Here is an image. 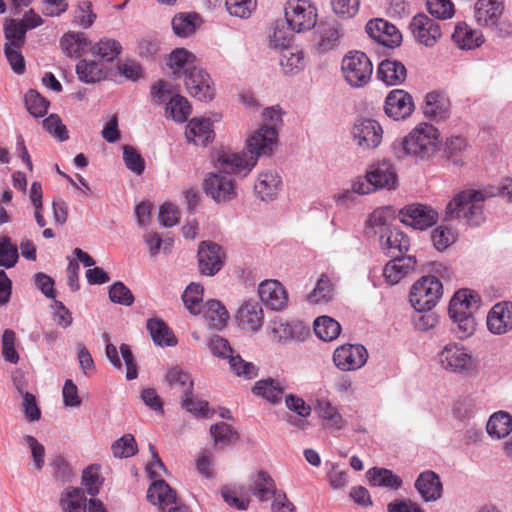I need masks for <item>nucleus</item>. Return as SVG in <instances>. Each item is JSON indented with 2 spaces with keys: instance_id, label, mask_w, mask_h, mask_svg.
I'll use <instances>...</instances> for the list:
<instances>
[{
  "instance_id": "obj_1",
  "label": "nucleus",
  "mask_w": 512,
  "mask_h": 512,
  "mask_svg": "<svg viewBox=\"0 0 512 512\" xmlns=\"http://www.w3.org/2000/svg\"><path fill=\"white\" fill-rule=\"evenodd\" d=\"M277 131L260 127L246 141L247 152H222L218 155V166L225 171L245 177L257 164L261 156H269L277 145Z\"/></svg>"
},
{
  "instance_id": "obj_2",
  "label": "nucleus",
  "mask_w": 512,
  "mask_h": 512,
  "mask_svg": "<svg viewBox=\"0 0 512 512\" xmlns=\"http://www.w3.org/2000/svg\"><path fill=\"white\" fill-rule=\"evenodd\" d=\"M440 148V132L429 123L416 125L406 136L391 144L393 155L401 160L412 157L417 160L430 159Z\"/></svg>"
},
{
  "instance_id": "obj_3",
  "label": "nucleus",
  "mask_w": 512,
  "mask_h": 512,
  "mask_svg": "<svg viewBox=\"0 0 512 512\" xmlns=\"http://www.w3.org/2000/svg\"><path fill=\"white\" fill-rule=\"evenodd\" d=\"M480 304V296L470 289H460L451 298L449 303V315L455 328L454 332L459 339H467L476 330V320L473 312Z\"/></svg>"
},
{
  "instance_id": "obj_4",
  "label": "nucleus",
  "mask_w": 512,
  "mask_h": 512,
  "mask_svg": "<svg viewBox=\"0 0 512 512\" xmlns=\"http://www.w3.org/2000/svg\"><path fill=\"white\" fill-rule=\"evenodd\" d=\"M486 194L482 190H465L457 194L446 207L450 218L464 219L469 225L478 226L483 221V201Z\"/></svg>"
},
{
  "instance_id": "obj_5",
  "label": "nucleus",
  "mask_w": 512,
  "mask_h": 512,
  "mask_svg": "<svg viewBox=\"0 0 512 512\" xmlns=\"http://www.w3.org/2000/svg\"><path fill=\"white\" fill-rule=\"evenodd\" d=\"M437 362L443 370L458 375H467L474 368L472 353L458 342L444 345L437 354Z\"/></svg>"
},
{
  "instance_id": "obj_6",
  "label": "nucleus",
  "mask_w": 512,
  "mask_h": 512,
  "mask_svg": "<svg viewBox=\"0 0 512 512\" xmlns=\"http://www.w3.org/2000/svg\"><path fill=\"white\" fill-rule=\"evenodd\" d=\"M286 24L296 33H304L315 27L318 10L311 0H287L284 6Z\"/></svg>"
},
{
  "instance_id": "obj_7",
  "label": "nucleus",
  "mask_w": 512,
  "mask_h": 512,
  "mask_svg": "<svg viewBox=\"0 0 512 512\" xmlns=\"http://www.w3.org/2000/svg\"><path fill=\"white\" fill-rule=\"evenodd\" d=\"M341 71L345 81L351 87L361 88L370 82L373 64L365 53L351 51L342 59Z\"/></svg>"
},
{
  "instance_id": "obj_8",
  "label": "nucleus",
  "mask_w": 512,
  "mask_h": 512,
  "mask_svg": "<svg viewBox=\"0 0 512 512\" xmlns=\"http://www.w3.org/2000/svg\"><path fill=\"white\" fill-rule=\"evenodd\" d=\"M443 286L438 278L424 276L410 291V303L417 312L431 311L442 296Z\"/></svg>"
},
{
  "instance_id": "obj_9",
  "label": "nucleus",
  "mask_w": 512,
  "mask_h": 512,
  "mask_svg": "<svg viewBox=\"0 0 512 512\" xmlns=\"http://www.w3.org/2000/svg\"><path fill=\"white\" fill-rule=\"evenodd\" d=\"M350 133L355 145L364 151L376 149L383 139L382 126L371 118L357 119L352 125Z\"/></svg>"
},
{
  "instance_id": "obj_10",
  "label": "nucleus",
  "mask_w": 512,
  "mask_h": 512,
  "mask_svg": "<svg viewBox=\"0 0 512 512\" xmlns=\"http://www.w3.org/2000/svg\"><path fill=\"white\" fill-rule=\"evenodd\" d=\"M218 172L210 173L204 180V190L207 195L211 196L216 202H228L237 195L234 180L226 175L231 174L218 166V158L215 162ZM232 174H234L232 172Z\"/></svg>"
},
{
  "instance_id": "obj_11",
  "label": "nucleus",
  "mask_w": 512,
  "mask_h": 512,
  "mask_svg": "<svg viewBox=\"0 0 512 512\" xmlns=\"http://www.w3.org/2000/svg\"><path fill=\"white\" fill-rule=\"evenodd\" d=\"M368 359V351L361 344H344L333 353V362L341 371H356L363 367Z\"/></svg>"
},
{
  "instance_id": "obj_12",
  "label": "nucleus",
  "mask_w": 512,
  "mask_h": 512,
  "mask_svg": "<svg viewBox=\"0 0 512 512\" xmlns=\"http://www.w3.org/2000/svg\"><path fill=\"white\" fill-rule=\"evenodd\" d=\"M410 30L415 40L426 47H433L442 36L439 23L425 14L412 18Z\"/></svg>"
},
{
  "instance_id": "obj_13",
  "label": "nucleus",
  "mask_w": 512,
  "mask_h": 512,
  "mask_svg": "<svg viewBox=\"0 0 512 512\" xmlns=\"http://www.w3.org/2000/svg\"><path fill=\"white\" fill-rule=\"evenodd\" d=\"M185 85L188 93L199 101L208 102L215 96L210 75L197 66H193L185 76Z\"/></svg>"
},
{
  "instance_id": "obj_14",
  "label": "nucleus",
  "mask_w": 512,
  "mask_h": 512,
  "mask_svg": "<svg viewBox=\"0 0 512 512\" xmlns=\"http://www.w3.org/2000/svg\"><path fill=\"white\" fill-rule=\"evenodd\" d=\"M148 500L159 507L161 512H184L177 500L176 492L164 481H154L147 491Z\"/></svg>"
},
{
  "instance_id": "obj_15",
  "label": "nucleus",
  "mask_w": 512,
  "mask_h": 512,
  "mask_svg": "<svg viewBox=\"0 0 512 512\" xmlns=\"http://www.w3.org/2000/svg\"><path fill=\"white\" fill-rule=\"evenodd\" d=\"M384 110L393 120H405L414 111L412 96L402 89H394L386 96Z\"/></svg>"
},
{
  "instance_id": "obj_16",
  "label": "nucleus",
  "mask_w": 512,
  "mask_h": 512,
  "mask_svg": "<svg viewBox=\"0 0 512 512\" xmlns=\"http://www.w3.org/2000/svg\"><path fill=\"white\" fill-rule=\"evenodd\" d=\"M401 222L414 229L424 230L437 222L438 214L422 204H412L400 210Z\"/></svg>"
},
{
  "instance_id": "obj_17",
  "label": "nucleus",
  "mask_w": 512,
  "mask_h": 512,
  "mask_svg": "<svg viewBox=\"0 0 512 512\" xmlns=\"http://www.w3.org/2000/svg\"><path fill=\"white\" fill-rule=\"evenodd\" d=\"M486 325L494 335H503L512 331V302L496 303L488 312Z\"/></svg>"
},
{
  "instance_id": "obj_18",
  "label": "nucleus",
  "mask_w": 512,
  "mask_h": 512,
  "mask_svg": "<svg viewBox=\"0 0 512 512\" xmlns=\"http://www.w3.org/2000/svg\"><path fill=\"white\" fill-rule=\"evenodd\" d=\"M198 263L201 274L213 276L224 263L222 248L212 242H202L198 250Z\"/></svg>"
},
{
  "instance_id": "obj_19",
  "label": "nucleus",
  "mask_w": 512,
  "mask_h": 512,
  "mask_svg": "<svg viewBox=\"0 0 512 512\" xmlns=\"http://www.w3.org/2000/svg\"><path fill=\"white\" fill-rule=\"evenodd\" d=\"M367 34L386 47H396L402 41L400 31L393 24L383 19L370 20L366 24Z\"/></svg>"
},
{
  "instance_id": "obj_20",
  "label": "nucleus",
  "mask_w": 512,
  "mask_h": 512,
  "mask_svg": "<svg viewBox=\"0 0 512 512\" xmlns=\"http://www.w3.org/2000/svg\"><path fill=\"white\" fill-rule=\"evenodd\" d=\"M261 301L271 310H282L288 302L284 286L277 280H265L258 288Z\"/></svg>"
},
{
  "instance_id": "obj_21",
  "label": "nucleus",
  "mask_w": 512,
  "mask_h": 512,
  "mask_svg": "<svg viewBox=\"0 0 512 512\" xmlns=\"http://www.w3.org/2000/svg\"><path fill=\"white\" fill-rule=\"evenodd\" d=\"M503 0H477L474 4V20L478 26L488 28L501 19Z\"/></svg>"
},
{
  "instance_id": "obj_22",
  "label": "nucleus",
  "mask_w": 512,
  "mask_h": 512,
  "mask_svg": "<svg viewBox=\"0 0 512 512\" xmlns=\"http://www.w3.org/2000/svg\"><path fill=\"white\" fill-rule=\"evenodd\" d=\"M380 246L387 256L401 257L408 251L410 240L401 230L392 228L380 235Z\"/></svg>"
},
{
  "instance_id": "obj_23",
  "label": "nucleus",
  "mask_w": 512,
  "mask_h": 512,
  "mask_svg": "<svg viewBox=\"0 0 512 512\" xmlns=\"http://www.w3.org/2000/svg\"><path fill=\"white\" fill-rule=\"evenodd\" d=\"M185 136L188 142L197 146H207L215 137L212 122L206 118L191 119L186 127Z\"/></svg>"
},
{
  "instance_id": "obj_24",
  "label": "nucleus",
  "mask_w": 512,
  "mask_h": 512,
  "mask_svg": "<svg viewBox=\"0 0 512 512\" xmlns=\"http://www.w3.org/2000/svg\"><path fill=\"white\" fill-rule=\"evenodd\" d=\"M383 269V276L390 285L399 283L406 275L414 270L416 259L414 256L392 257Z\"/></svg>"
},
{
  "instance_id": "obj_25",
  "label": "nucleus",
  "mask_w": 512,
  "mask_h": 512,
  "mask_svg": "<svg viewBox=\"0 0 512 512\" xmlns=\"http://www.w3.org/2000/svg\"><path fill=\"white\" fill-rule=\"evenodd\" d=\"M367 178L376 189H394L397 185V175L389 161H382L372 165L367 172Z\"/></svg>"
},
{
  "instance_id": "obj_26",
  "label": "nucleus",
  "mask_w": 512,
  "mask_h": 512,
  "mask_svg": "<svg viewBox=\"0 0 512 512\" xmlns=\"http://www.w3.org/2000/svg\"><path fill=\"white\" fill-rule=\"evenodd\" d=\"M281 185L280 175L274 170H267L258 175L254 191L263 201L273 200L279 193Z\"/></svg>"
},
{
  "instance_id": "obj_27",
  "label": "nucleus",
  "mask_w": 512,
  "mask_h": 512,
  "mask_svg": "<svg viewBox=\"0 0 512 512\" xmlns=\"http://www.w3.org/2000/svg\"><path fill=\"white\" fill-rule=\"evenodd\" d=\"M452 40L455 45L463 50L478 48L484 42L482 32L472 28L465 22H459L452 33Z\"/></svg>"
},
{
  "instance_id": "obj_28",
  "label": "nucleus",
  "mask_w": 512,
  "mask_h": 512,
  "mask_svg": "<svg viewBox=\"0 0 512 512\" xmlns=\"http://www.w3.org/2000/svg\"><path fill=\"white\" fill-rule=\"evenodd\" d=\"M263 310L256 301L244 302L238 310L237 320L239 325L249 331H258L263 324Z\"/></svg>"
},
{
  "instance_id": "obj_29",
  "label": "nucleus",
  "mask_w": 512,
  "mask_h": 512,
  "mask_svg": "<svg viewBox=\"0 0 512 512\" xmlns=\"http://www.w3.org/2000/svg\"><path fill=\"white\" fill-rule=\"evenodd\" d=\"M415 488L424 501H436L442 496V483L433 471L422 472L415 481Z\"/></svg>"
},
{
  "instance_id": "obj_30",
  "label": "nucleus",
  "mask_w": 512,
  "mask_h": 512,
  "mask_svg": "<svg viewBox=\"0 0 512 512\" xmlns=\"http://www.w3.org/2000/svg\"><path fill=\"white\" fill-rule=\"evenodd\" d=\"M377 76L386 85L396 86L405 81L407 70L402 62L394 59H385L378 65Z\"/></svg>"
},
{
  "instance_id": "obj_31",
  "label": "nucleus",
  "mask_w": 512,
  "mask_h": 512,
  "mask_svg": "<svg viewBox=\"0 0 512 512\" xmlns=\"http://www.w3.org/2000/svg\"><path fill=\"white\" fill-rule=\"evenodd\" d=\"M450 102L439 92L433 91L425 96L424 115L434 121L444 120L449 116Z\"/></svg>"
},
{
  "instance_id": "obj_32",
  "label": "nucleus",
  "mask_w": 512,
  "mask_h": 512,
  "mask_svg": "<svg viewBox=\"0 0 512 512\" xmlns=\"http://www.w3.org/2000/svg\"><path fill=\"white\" fill-rule=\"evenodd\" d=\"M172 29L174 33L181 38H187L193 35L201 26L202 19L195 12H180L172 18Z\"/></svg>"
},
{
  "instance_id": "obj_33",
  "label": "nucleus",
  "mask_w": 512,
  "mask_h": 512,
  "mask_svg": "<svg viewBox=\"0 0 512 512\" xmlns=\"http://www.w3.org/2000/svg\"><path fill=\"white\" fill-rule=\"evenodd\" d=\"M202 317L211 329H222L229 318L226 308L217 300L207 301L201 308Z\"/></svg>"
},
{
  "instance_id": "obj_34",
  "label": "nucleus",
  "mask_w": 512,
  "mask_h": 512,
  "mask_svg": "<svg viewBox=\"0 0 512 512\" xmlns=\"http://www.w3.org/2000/svg\"><path fill=\"white\" fill-rule=\"evenodd\" d=\"M285 388L280 380L267 378L257 381L252 391L256 396L262 397L271 404H277L280 402Z\"/></svg>"
},
{
  "instance_id": "obj_35",
  "label": "nucleus",
  "mask_w": 512,
  "mask_h": 512,
  "mask_svg": "<svg viewBox=\"0 0 512 512\" xmlns=\"http://www.w3.org/2000/svg\"><path fill=\"white\" fill-rule=\"evenodd\" d=\"M167 65L175 76L180 73L186 76L196 66V56L185 48H177L170 53Z\"/></svg>"
},
{
  "instance_id": "obj_36",
  "label": "nucleus",
  "mask_w": 512,
  "mask_h": 512,
  "mask_svg": "<svg viewBox=\"0 0 512 512\" xmlns=\"http://www.w3.org/2000/svg\"><path fill=\"white\" fill-rule=\"evenodd\" d=\"M76 73L81 82L91 84L105 79L104 65L95 60L82 59L76 65Z\"/></svg>"
},
{
  "instance_id": "obj_37",
  "label": "nucleus",
  "mask_w": 512,
  "mask_h": 512,
  "mask_svg": "<svg viewBox=\"0 0 512 512\" xmlns=\"http://www.w3.org/2000/svg\"><path fill=\"white\" fill-rule=\"evenodd\" d=\"M486 430L494 439L505 438L512 431V416L505 411L494 413L487 422Z\"/></svg>"
},
{
  "instance_id": "obj_38",
  "label": "nucleus",
  "mask_w": 512,
  "mask_h": 512,
  "mask_svg": "<svg viewBox=\"0 0 512 512\" xmlns=\"http://www.w3.org/2000/svg\"><path fill=\"white\" fill-rule=\"evenodd\" d=\"M60 46L67 56L79 58L88 50L89 42L84 33L69 32L61 38Z\"/></svg>"
},
{
  "instance_id": "obj_39",
  "label": "nucleus",
  "mask_w": 512,
  "mask_h": 512,
  "mask_svg": "<svg viewBox=\"0 0 512 512\" xmlns=\"http://www.w3.org/2000/svg\"><path fill=\"white\" fill-rule=\"evenodd\" d=\"M317 34L316 49L321 53L334 49L342 36L339 26L335 23L321 25Z\"/></svg>"
},
{
  "instance_id": "obj_40",
  "label": "nucleus",
  "mask_w": 512,
  "mask_h": 512,
  "mask_svg": "<svg viewBox=\"0 0 512 512\" xmlns=\"http://www.w3.org/2000/svg\"><path fill=\"white\" fill-rule=\"evenodd\" d=\"M315 411L331 428L341 430L346 426V421L343 419L338 408L333 406L328 399H318Z\"/></svg>"
},
{
  "instance_id": "obj_41",
  "label": "nucleus",
  "mask_w": 512,
  "mask_h": 512,
  "mask_svg": "<svg viewBox=\"0 0 512 512\" xmlns=\"http://www.w3.org/2000/svg\"><path fill=\"white\" fill-rule=\"evenodd\" d=\"M147 329L156 345L175 346L177 344V339L162 320L149 319L147 321Z\"/></svg>"
},
{
  "instance_id": "obj_42",
  "label": "nucleus",
  "mask_w": 512,
  "mask_h": 512,
  "mask_svg": "<svg viewBox=\"0 0 512 512\" xmlns=\"http://www.w3.org/2000/svg\"><path fill=\"white\" fill-rule=\"evenodd\" d=\"M280 65L285 74H296L303 70L306 65L305 54L297 48L284 49L281 54Z\"/></svg>"
},
{
  "instance_id": "obj_43",
  "label": "nucleus",
  "mask_w": 512,
  "mask_h": 512,
  "mask_svg": "<svg viewBox=\"0 0 512 512\" xmlns=\"http://www.w3.org/2000/svg\"><path fill=\"white\" fill-rule=\"evenodd\" d=\"M250 490L257 499L264 502L267 501L277 489L272 477L264 471H259L252 481Z\"/></svg>"
},
{
  "instance_id": "obj_44",
  "label": "nucleus",
  "mask_w": 512,
  "mask_h": 512,
  "mask_svg": "<svg viewBox=\"0 0 512 512\" xmlns=\"http://www.w3.org/2000/svg\"><path fill=\"white\" fill-rule=\"evenodd\" d=\"M371 485L376 487H387L398 489L402 485V480L391 470L374 467L367 472Z\"/></svg>"
},
{
  "instance_id": "obj_45",
  "label": "nucleus",
  "mask_w": 512,
  "mask_h": 512,
  "mask_svg": "<svg viewBox=\"0 0 512 512\" xmlns=\"http://www.w3.org/2000/svg\"><path fill=\"white\" fill-rule=\"evenodd\" d=\"M63 512H86V497L80 488L67 489L60 498Z\"/></svg>"
},
{
  "instance_id": "obj_46",
  "label": "nucleus",
  "mask_w": 512,
  "mask_h": 512,
  "mask_svg": "<svg viewBox=\"0 0 512 512\" xmlns=\"http://www.w3.org/2000/svg\"><path fill=\"white\" fill-rule=\"evenodd\" d=\"M314 332L323 341L335 340L341 332V325L329 316H320L314 321Z\"/></svg>"
},
{
  "instance_id": "obj_47",
  "label": "nucleus",
  "mask_w": 512,
  "mask_h": 512,
  "mask_svg": "<svg viewBox=\"0 0 512 512\" xmlns=\"http://www.w3.org/2000/svg\"><path fill=\"white\" fill-rule=\"evenodd\" d=\"M334 296V287L326 275H321L317 280L315 288L307 296L311 304H326Z\"/></svg>"
},
{
  "instance_id": "obj_48",
  "label": "nucleus",
  "mask_w": 512,
  "mask_h": 512,
  "mask_svg": "<svg viewBox=\"0 0 512 512\" xmlns=\"http://www.w3.org/2000/svg\"><path fill=\"white\" fill-rule=\"evenodd\" d=\"M204 289L198 283H190L182 294V300L188 311L197 315L200 314L203 307Z\"/></svg>"
},
{
  "instance_id": "obj_49",
  "label": "nucleus",
  "mask_w": 512,
  "mask_h": 512,
  "mask_svg": "<svg viewBox=\"0 0 512 512\" xmlns=\"http://www.w3.org/2000/svg\"><path fill=\"white\" fill-rule=\"evenodd\" d=\"M166 380L169 386L180 392L182 396H185V394L193 390V380L191 376L179 367L170 369L166 375Z\"/></svg>"
},
{
  "instance_id": "obj_50",
  "label": "nucleus",
  "mask_w": 512,
  "mask_h": 512,
  "mask_svg": "<svg viewBox=\"0 0 512 512\" xmlns=\"http://www.w3.org/2000/svg\"><path fill=\"white\" fill-rule=\"evenodd\" d=\"M191 114V106L188 100L180 95H174L169 99L166 106V115L174 121L184 122Z\"/></svg>"
},
{
  "instance_id": "obj_51",
  "label": "nucleus",
  "mask_w": 512,
  "mask_h": 512,
  "mask_svg": "<svg viewBox=\"0 0 512 512\" xmlns=\"http://www.w3.org/2000/svg\"><path fill=\"white\" fill-rule=\"evenodd\" d=\"M291 27L286 26V21H276L271 28L270 43L275 48L287 49L293 38Z\"/></svg>"
},
{
  "instance_id": "obj_52",
  "label": "nucleus",
  "mask_w": 512,
  "mask_h": 512,
  "mask_svg": "<svg viewBox=\"0 0 512 512\" xmlns=\"http://www.w3.org/2000/svg\"><path fill=\"white\" fill-rule=\"evenodd\" d=\"M26 32L27 30L19 19L7 20L4 25V33L9 42L5 45H13L16 48H21L25 41Z\"/></svg>"
},
{
  "instance_id": "obj_53",
  "label": "nucleus",
  "mask_w": 512,
  "mask_h": 512,
  "mask_svg": "<svg viewBox=\"0 0 512 512\" xmlns=\"http://www.w3.org/2000/svg\"><path fill=\"white\" fill-rule=\"evenodd\" d=\"M19 259L18 248L8 236H0V267L13 268Z\"/></svg>"
},
{
  "instance_id": "obj_54",
  "label": "nucleus",
  "mask_w": 512,
  "mask_h": 512,
  "mask_svg": "<svg viewBox=\"0 0 512 512\" xmlns=\"http://www.w3.org/2000/svg\"><path fill=\"white\" fill-rule=\"evenodd\" d=\"M122 51L120 42L111 38H102L92 47V52L106 61H113Z\"/></svg>"
},
{
  "instance_id": "obj_55",
  "label": "nucleus",
  "mask_w": 512,
  "mask_h": 512,
  "mask_svg": "<svg viewBox=\"0 0 512 512\" xmlns=\"http://www.w3.org/2000/svg\"><path fill=\"white\" fill-rule=\"evenodd\" d=\"M210 434L215 445L227 446L238 439V434L232 429L231 425L225 422H219L212 425Z\"/></svg>"
},
{
  "instance_id": "obj_56",
  "label": "nucleus",
  "mask_w": 512,
  "mask_h": 512,
  "mask_svg": "<svg viewBox=\"0 0 512 512\" xmlns=\"http://www.w3.org/2000/svg\"><path fill=\"white\" fill-rule=\"evenodd\" d=\"M230 370L238 377L253 379L258 375V368L252 363L245 361L240 355H230Z\"/></svg>"
},
{
  "instance_id": "obj_57",
  "label": "nucleus",
  "mask_w": 512,
  "mask_h": 512,
  "mask_svg": "<svg viewBox=\"0 0 512 512\" xmlns=\"http://www.w3.org/2000/svg\"><path fill=\"white\" fill-rule=\"evenodd\" d=\"M225 6L231 16L246 19L256 9L257 0H226Z\"/></svg>"
},
{
  "instance_id": "obj_58",
  "label": "nucleus",
  "mask_w": 512,
  "mask_h": 512,
  "mask_svg": "<svg viewBox=\"0 0 512 512\" xmlns=\"http://www.w3.org/2000/svg\"><path fill=\"white\" fill-rule=\"evenodd\" d=\"M25 103L29 113L34 117H43L48 110L49 101L35 90H29L25 96Z\"/></svg>"
},
{
  "instance_id": "obj_59",
  "label": "nucleus",
  "mask_w": 512,
  "mask_h": 512,
  "mask_svg": "<svg viewBox=\"0 0 512 512\" xmlns=\"http://www.w3.org/2000/svg\"><path fill=\"white\" fill-rule=\"evenodd\" d=\"M111 449L116 458H128L136 454L137 445L131 434H125L112 444Z\"/></svg>"
},
{
  "instance_id": "obj_60",
  "label": "nucleus",
  "mask_w": 512,
  "mask_h": 512,
  "mask_svg": "<svg viewBox=\"0 0 512 512\" xmlns=\"http://www.w3.org/2000/svg\"><path fill=\"white\" fill-rule=\"evenodd\" d=\"M431 240L438 251H443L455 242L456 234L451 228L440 225L432 231Z\"/></svg>"
},
{
  "instance_id": "obj_61",
  "label": "nucleus",
  "mask_w": 512,
  "mask_h": 512,
  "mask_svg": "<svg viewBox=\"0 0 512 512\" xmlns=\"http://www.w3.org/2000/svg\"><path fill=\"white\" fill-rule=\"evenodd\" d=\"M16 334L13 330L6 329L2 335V357L6 362L17 364L19 354L15 349Z\"/></svg>"
},
{
  "instance_id": "obj_62",
  "label": "nucleus",
  "mask_w": 512,
  "mask_h": 512,
  "mask_svg": "<svg viewBox=\"0 0 512 512\" xmlns=\"http://www.w3.org/2000/svg\"><path fill=\"white\" fill-rule=\"evenodd\" d=\"M102 483L103 479L100 476L98 467L92 465L83 471L82 484L86 488L89 495H97L102 486Z\"/></svg>"
},
{
  "instance_id": "obj_63",
  "label": "nucleus",
  "mask_w": 512,
  "mask_h": 512,
  "mask_svg": "<svg viewBox=\"0 0 512 512\" xmlns=\"http://www.w3.org/2000/svg\"><path fill=\"white\" fill-rule=\"evenodd\" d=\"M269 331L272 339L279 343L286 342L294 337L291 324L282 318L274 319L269 326Z\"/></svg>"
},
{
  "instance_id": "obj_64",
  "label": "nucleus",
  "mask_w": 512,
  "mask_h": 512,
  "mask_svg": "<svg viewBox=\"0 0 512 512\" xmlns=\"http://www.w3.org/2000/svg\"><path fill=\"white\" fill-rule=\"evenodd\" d=\"M221 494L224 501L229 506L235 507L239 510H246L249 506V497L242 493L241 488L224 487L221 490Z\"/></svg>"
}]
</instances>
